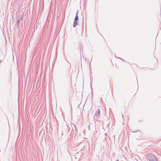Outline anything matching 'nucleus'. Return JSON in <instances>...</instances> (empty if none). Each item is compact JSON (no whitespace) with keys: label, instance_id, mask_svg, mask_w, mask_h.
<instances>
[{"label":"nucleus","instance_id":"f257e3e1","mask_svg":"<svg viewBox=\"0 0 161 161\" xmlns=\"http://www.w3.org/2000/svg\"><path fill=\"white\" fill-rule=\"evenodd\" d=\"M147 158L150 161H157L155 156L152 154H150L147 155Z\"/></svg>","mask_w":161,"mask_h":161},{"label":"nucleus","instance_id":"20e7f679","mask_svg":"<svg viewBox=\"0 0 161 161\" xmlns=\"http://www.w3.org/2000/svg\"><path fill=\"white\" fill-rule=\"evenodd\" d=\"M77 13H78V11L77 12V13H76V15L75 16V20H74V21H77V20L78 19V16L77 15Z\"/></svg>","mask_w":161,"mask_h":161},{"label":"nucleus","instance_id":"f03ea898","mask_svg":"<svg viewBox=\"0 0 161 161\" xmlns=\"http://www.w3.org/2000/svg\"><path fill=\"white\" fill-rule=\"evenodd\" d=\"M78 24V23L77 21H74V24L73 26L74 27H75Z\"/></svg>","mask_w":161,"mask_h":161},{"label":"nucleus","instance_id":"7ed1b4c3","mask_svg":"<svg viewBox=\"0 0 161 161\" xmlns=\"http://www.w3.org/2000/svg\"><path fill=\"white\" fill-rule=\"evenodd\" d=\"M97 113L96 115L97 116H99L100 115V109L99 108H98L97 109Z\"/></svg>","mask_w":161,"mask_h":161},{"label":"nucleus","instance_id":"423d86ee","mask_svg":"<svg viewBox=\"0 0 161 161\" xmlns=\"http://www.w3.org/2000/svg\"><path fill=\"white\" fill-rule=\"evenodd\" d=\"M116 161H119V160H117Z\"/></svg>","mask_w":161,"mask_h":161},{"label":"nucleus","instance_id":"39448f33","mask_svg":"<svg viewBox=\"0 0 161 161\" xmlns=\"http://www.w3.org/2000/svg\"><path fill=\"white\" fill-rule=\"evenodd\" d=\"M74 125V127L75 128V125Z\"/></svg>","mask_w":161,"mask_h":161}]
</instances>
